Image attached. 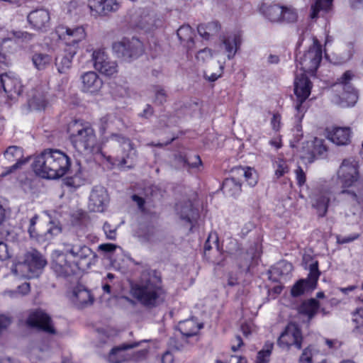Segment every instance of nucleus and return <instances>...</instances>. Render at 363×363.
Listing matches in <instances>:
<instances>
[{
	"label": "nucleus",
	"mask_w": 363,
	"mask_h": 363,
	"mask_svg": "<svg viewBox=\"0 0 363 363\" xmlns=\"http://www.w3.org/2000/svg\"><path fill=\"white\" fill-rule=\"evenodd\" d=\"M315 3L311 6V18H316L320 10L328 11L332 5L333 0H314Z\"/></svg>",
	"instance_id": "41"
},
{
	"label": "nucleus",
	"mask_w": 363,
	"mask_h": 363,
	"mask_svg": "<svg viewBox=\"0 0 363 363\" xmlns=\"http://www.w3.org/2000/svg\"><path fill=\"white\" fill-rule=\"evenodd\" d=\"M13 35L15 38L22 39L24 41H29L33 37V34L21 30L13 31Z\"/></svg>",
	"instance_id": "53"
},
{
	"label": "nucleus",
	"mask_w": 363,
	"mask_h": 363,
	"mask_svg": "<svg viewBox=\"0 0 363 363\" xmlns=\"http://www.w3.org/2000/svg\"><path fill=\"white\" fill-rule=\"evenodd\" d=\"M359 163L353 158L344 159L337 171V179L342 189L353 186L360 179Z\"/></svg>",
	"instance_id": "9"
},
{
	"label": "nucleus",
	"mask_w": 363,
	"mask_h": 363,
	"mask_svg": "<svg viewBox=\"0 0 363 363\" xmlns=\"http://www.w3.org/2000/svg\"><path fill=\"white\" fill-rule=\"evenodd\" d=\"M283 11L281 13V23H294L298 19V13L296 9L291 6H281Z\"/></svg>",
	"instance_id": "40"
},
{
	"label": "nucleus",
	"mask_w": 363,
	"mask_h": 363,
	"mask_svg": "<svg viewBox=\"0 0 363 363\" xmlns=\"http://www.w3.org/2000/svg\"><path fill=\"white\" fill-rule=\"evenodd\" d=\"M30 291V286L28 282H24L17 287V291L19 296L27 295Z\"/></svg>",
	"instance_id": "57"
},
{
	"label": "nucleus",
	"mask_w": 363,
	"mask_h": 363,
	"mask_svg": "<svg viewBox=\"0 0 363 363\" xmlns=\"http://www.w3.org/2000/svg\"><path fill=\"white\" fill-rule=\"evenodd\" d=\"M1 83L5 92L19 94L16 87L18 84V79L11 77L9 74L4 73L1 75Z\"/></svg>",
	"instance_id": "39"
},
{
	"label": "nucleus",
	"mask_w": 363,
	"mask_h": 363,
	"mask_svg": "<svg viewBox=\"0 0 363 363\" xmlns=\"http://www.w3.org/2000/svg\"><path fill=\"white\" fill-rule=\"evenodd\" d=\"M220 27L218 22L212 21L208 24H201L198 26V33L206 40L218 33Z\"/></svg>",
	"instance_id": "37"
},
{
	"label": "nucleus",
	"mask_w": 363,
	"mask_h": 363,
	"mask_svg": "<svg viewBox=\"0 0 363 363\" xmlns=\"http://www.w3.org/2000/svg\"><path fill=\"white\" fill-rule=\"evenodd\" d=\"M63 252L72 258L74 264L81 272L95 264L98 256L89 246L79 240L75 235L65 236L60 242Z\"/></svg>",
	"instance_id": "3"
},
{
	"label": "nucleus",
	"mask_w": 363,
	"mask_h": 363,
	"mask_svg": "<svg viewBox=\"0 0 363 363\" xmlns=\"http://www.w3.org/2000/svg\"><path fill=\"white\" fill-rule=\"evenodd\" d=\"M272 348V343L266 344L264 349L258 352L256 363H268Z\"/></svg>",
	"instance_id": "44"
},
{
	"label": "nucleus",
	"mask_w": 363,
	"mask_h": 363,
	"mask_svg": "<svg viewBox=\"0 0 363 363\" xmlns=\"http://www.w3.org/2000/svg\"><path fill=\"white\" fill-rule=\"evenodd\" d=\"M71 299L79 308L91 306L94 301L91 291L83 285H77L73 289Z\"/></svg>",
	"instance_id": "21"
},
{
	"label": "nucleus",
	"mask_w": 363,
	"mask_h": 363,
	"mask_svg": "<svg viewBox=\"0 0 363 363\" xmlns=\"http://www.w3.org/2000/svg\"><path fill=\"white\" fill-rule=\"evenodd\" d=\"M159 21V19L155 18V14L153 11L145 9H139L134 19L137 27L147 31L157 27Z\"/></svg>",
	"instance_id": "20"
},
{
	"label": "nucleus",
	"mask_w": 363,
	"mask_h": 363,
	"mask_svg": "<svg viewBox=\"0 0 363 363\" xmlns=\"http://www.w3.org/2000/svg\"><path fill=\"white\" fill-rule=\"evenodd\" d=\"M81 177L76 173L74 177H67L64 179V184L68 187L77 188L81 186Z\"/></svg>",
	"instance_id": "47"
},
{
	"label": "nucleus",
	"mask_w": 363,
	"mask_h": 363,
	"mask_svg": "<svg viewBox=\"0 0 363 363\" xmlns=\"http://www.w3.org/2000/svg\"><path fill=\"white\" fill-rule=\"evenodd\" d=\"M320 309L319 302L315 298L303 301L298 307V313L306 315L311 320Z\"/></svg>",
	"instance_id": "34"
},
{
	"label": "nucleus",
	"mask_w": 363,
	"mask_h": 363,
	"mask_svg": "<svg viewBox=\"0 0 363 363\" xmlns=\"http://www.w3.org/2000/svg\"><path fill=\"white\" fill-rule=\"evenodd\" d=\"M330 191H325L317 194L314 198L312 206L317 210L319 216L323 217L325 216L330 201Z\"/></svg>",
	"instance_id": "32"
},
{
	"label": "nucleus",
	"mask_w": 363,
	"mask_h": 363,
	"mask_svg": "<svg viewBox=\"0 0 363 363\" xmlns=\"http://www.w3.org/2000/svg\"><path fill=\"white\" fill-rule=\"evenodd\" d=\"M351 130L347 127H334L328 131V138L337 145H346L350 142Z\"/></svg>",
	"instance_id": "28"
},
{
	"label": "nucleus",
	"mask_w": 363,
	"mask_h": 363,
	"mask_svg": "<svg viewBox=\"0 0 363 363\" xmlns=\"http://www.w3.org/2000/svg\"><path fill=\"white\" fill-rule=\"evenodd\" d=\"M61 232V228L55 225L54 227H50L45 233V236L47 239H50L53 235H56Z\"/></svg>",
	"instance_id": "62"
},
{
	"label": "nucleus",
	"mask_w": 363,
	"mask_h": 363,
	"mask_svg": "<svg viewBox=\"0 0 363 363\" xmlns=\"http://www.w3.org/2000/svg\"><path fill=\"white\" fill-rule=\"evenodd\" d=\"M133 296L144 306L154 308L164 301L161 277L155 271L142 274L140 281L131 289Z\"/></svg>",
	"instance_id": "2"
},
{
	"label": "nucleus",
	"mask_w": 363,
	"mask_h": 363,
	"mask_svg": "<svg viewBox=\"0 0 363 363\" xmlns=\"http://www.w3.org/2000/svg\"><path fill=\"white\" fill-rule=\"evenodd\" d=\"M67 130L70 142L78 152H94L96 136L94 130L88 123L73 121L69 123Z\"/></svg>",
	"instance_id": "4"
},
{
	"label": "nucleus",
	"mask_w": 363,
	"mask_h": 363,
	"mask_svg": "<svg viewBox=\"0 0 363 363\" xmlns=\"http://www.w3.org/2000/svg\"><path fill=\"white\" fill-rule=\"evenodd\" d=\"M222 190L224 194L229 196H236L241 192V181L233 174L232 177L226 178L222 185Z\"/></svg>",
	"instance_id": "33"
},
{
	"label": "nucleus",
	"mask_w": 363,
	"mask_h": 363,
	"mask_svg": "<svg viewBox=\"0 0 363 363\" xmlns=\"http://www.w3.org/2000/svg\"><path fill=\"white\" fill-rule=\"evenodd\" d=\"M11 318L4 315H0V334L11 325Z\"/></svg>",
	"instance_id": "54"
},
{
	"label": "nucleus",
	"mask_w": 363,
	"mask_h": 363,
	"mask_svg": "<svg viewBox=\"0 0 363 363\" xmlns=\"http://www.w3.org/2000/svg\"><path fill=\"white\" fill-rule=\"evenodd\" d=\"M155 103L162 105L167 101V94L164 89L160 86L154 87Z\"/></svg>",
	"instance_id": "45"
},
{
	"label": "nucleus",
	"mask_w": 363,
	"mask_h": 363,
	"mask_svg": "<svg viewBox=\"0 0 363 363\" xmlns=\"http://www.w3.org/2000/svg\"><path fill=\"white\" fill-rule=\"evenodd\" d=\"M309 271L307 279H301L293 286L291 291L292 296H299L303 294L306 290L313 289L315 288L320 276L318 262H315L310 264Z\"/></svg>",
	"instance_id": "14"
},
{
	"label": "nucleus",
	"mask_w": 363,
	"mask_h": 363,
	"mask_svg": "<svg viewBox=\"0 0 363 363\" xmlns=\"http://www.w3.org/2000/svg\"><path fill=\"white\" fill-rule=\"evenodd\" d=\"M178 160L183 164L184 167H187L189 168H198L202 165V161L200 156L198 155H195L190 157H184L180 155L178 157Z\"/></svg>",
	"instance_id": "43"
},
{
	"label": "nucleus",
	"mask_w": 363,
	"mask_h": 363,
	"mask_svg": "<svg viewBox=\"0 0 363 363\" xmlns=\"http://www.w3.org/2000/svg\"><path fill=\"white\" fill-rule=\"evenodd\" d=\"M259 11L271 22L281 23L283 12L281 6L263 3L259 8Z\"/></svg>",
	"instance_id": "30"
},
{
	"label": "nucleus",
	"mask_w": 363,
	"mask_h": 363,
	"mask_svg": "<svg viewBox=\"0 0 363 363\" xmlns=\"http://www.w3.org/2000/svg\"><path fill=\"white\" fill-rule=\"evenodd\" d=\"M176 210L181 220L190 224L191 226L193 225L198 218V211L193 207L190 201L177 204Z\"/></svg>",
	"instance_id": "29"
},
{
	"label": "nucleus",
	"mask_w": 363,
	"mask_h": 363,
	"mask_svg": "<svg viewBox=\"0 0 363 363\" xmlns=\"http://www.w3.org/2000/svg\"><path fill=\"white\" fill-rule=\"evenodd\" d=\"M104 231L106 233V238L109 240H114L116 237V228H112L111 225L108 223H105L103 226Z\"/></svg>",
	"instance_id": "52"
},
{
	"label": "nucleus",
	"mask_w": 363,
	"mask_h": 363,
	"mask_svg": "<svg viewBox=\"0 0 363 363\" xmlns=\"http://www.w3.org/2000/svg\"><path fill=\"white\" fill-rule=\"evenodd\" d=\"M108 201L106 189L101 186H96L93 188L89 196V208L92 211L102 212Z\"/></svg>",
	"instance_id": "19"
},
{
	"label": "nucleus",
	"mask_w": 363,
	"mask_h": 363,
	"mask_svg": "<svg viewBox=\"0 0 363 363\" xmlns=\"http://www.w3.org/2000/svg\"><path fill=\"white\" fill-rule=\"evenodd\" d=\"M140 342L123 343L115 347L110 351L107 361L109 363H123L126 362H139L145 359L147 350H141L135 352H128L127 350L139 346Z\"/></svg>",
	"instance_id": "8"
},
{
	"label": "nucleus",
	"mask_w": 363,
	"mask_h": 363,
	"mask_svg": "<svg viewBox=\"0 0 363 363\" xmlns=\"http://www.w3.org/2000/svg\"><path fill=\"white\" fill-rule=\"evenodd\" d=\"M241 42V37L239 34H230L223 37L220 47L225 50L228 59L231 60L240 48Z\"/></svg>",
	"instance_id": "27"
},
{
	"label": "nucleus",
	"mask_w": 363,
	"mask_h": 363,
	"mask_svg": "<svg viewBox=\"0 0 363 363\" xmlns=\"http://www.w3.org/2000/svg\"><path fill=\"white\" fill-rule=\"evenodd\" d=\"M27 20L33 29L45 31L50 26V13L46 9H35L28 13Z\"/></svg>",
	"instance_id": "18"
},
{
	"label": "nucleus",
	"mask_w": 363,
	"mask_h": 363,
	"mask_svg": "<svg viewBox=\"0 0 363 363\" xmlns=\"http://www.w3.org/2000/svg\"><path fill=\"white\" fill-rule=\"evenodd\" d=\"M52 268L57 277L67 279L78 274L81 271L67 255L62 252H56V256L52 262Z\"/></svg>",
	"instance_id": "12"
},
{
	"label": "nucleus",
	"mask_w": 363,
	"mask_h": 363,
	"mask_svg": "<svg viewBox=\"0 0 363 363\" xmlns=\"http://www.w3.org/2000/svg\"><path fill=\"white\" fill-rule=\"evenodd\" d=\"M306 74L303 72L296 74L294 93L298 99V103L296 105V109L298 111H300L302 103L309 96L312 88V83Z\"/></svg>",
	"instance_id": "16"
},
{
	"label": "nucleus",
	"mask_w": 363,
	"mask_h": 363,
	"mask_svg": "<svg viewBox=\"0 0 363 363\" xmlns=\"http://www.w3.org/2000/svg\"><path fill=\"white\" fill-rule=\"evenodd\" d=\"M4 155L9 160L13 161L16 160L17 161L14 164L7 168L6 172L1 173V176L3 177L19 169L26 162V160L21 159L23 157V152L21 149L17 146L9 147L6 150Z\"/></svg>",
	"instance_id": "25"
},
{
	"label": "nucleus",
	"mask_w": 363,
	"mask_h": 363,
	"mask_svg": "<svg viewBox=\"0 0 363 363\" xmlns=\"http://www.w3.org/2000/svg\"><path fill=\"white\" fill-rule=\"evenodd\" d=\"M109 121V116H105L100 118L99 121V130L101 133L104 134L108 127V123Z\"/></svg>",
	"instance_id": "61"
},
{
	"label": "nucleus",
	"mask_w": 363,
	"mask_h": 363,
	"mask_svg": "<svg viewBox=\"0 0 363 363\" xmlns=\"http://www.w3.org/2000/svg\"><path fill=\"white\" fill-rule=\"evenodd\" d=\"M10 257L7 245L0 242V260H6Z\"/></svg>",
	"instance_id": "56"
},
{
	"label": "nucleus",
	"mask_w": 363,
	"mask_h": 363,
	"mask_svg": "<svg viewBox=\"0 0 363 363\" xmlns=\"http://www.w3.org/2000/svg\"><path fill=\"white\" fill-rule=\"evenodd\" d=\"M289 169L286 162L283 160H279L277 164L275 174L279 178L282 177L285 173L288 172Z\"/></svg>",
	"instance_id": "50"
},
{
	"label": "nucleus",
	"mask_w": 363,
	"mask_h": 363,
	"mask_svg": "<svg viewBox=\"0 0 363 363\" xmlns=\"http://www.w3.org/2000/svg\"><path fill=\"white\" fill-rule=\"evenodd\" d=\"M314 151L320 155L328 151V148L323 139L315 138L314 141Z\"/></svg>",
	"instance_id": "48"
},
{
	"label": "nucleus",
	"mask_w": 363,
	"mask_h": 363,
	"mask_svg": "<svg viewBox=\"0 0 363 363\" xmlns=\"http://www.w3.org/2000/svg\"><path fill=\"white\" fill-rule=\"evenodd\" d=\"M348 189L349 188L342 189L340 191L339 194L340 195H347L352 201H357V199H358L357 194L354 191L350 190Z\"/></svg>",
	"instance_id": "60"
},
{
	"label": "nucleus",
	"mask_w": 363,
	"mask_h": 363,
	"mask_svg": "<svg viewBox=\"0 0 363 363\" xmlns=\"http://www.w3.org/2000/svg\"><path fill=\"white\" fill-rule=\"evenodd\" d=\"M94 68L102 74L107 77H113L118 72V65L114 61L108 60L105 52L98 50L93 52Z\"/></svg>",
	"instance_id": "15"
},
{
	"label": "nucleus",
	"mask_w": 363,
	"mask_h": 363,
	"mask_svg": "<svg viewBox=\"0 0 363 363\" xmlns=\"http://www.w3.org/2000/svg\"><path fill=\"white\" fill-rule=\"evenodd\" d=\"M117 247L118 246L112 243H105L99 245L98 249L99 250L104 252L111 253L114 252Z\"/></svg>",
	"instance_id": "55"
},
{
	"label": "nucleus",
	"mask_w": 363,
	"mask_h": 363,
	"mask_svg": "<svg viewBox=\"0 0 363 363\" xmlns=\"http://www.w3.org/2000/svg\"><path fill=\"white\" fill-rule=\"evenodd\" d=\"M111 139L121 144L124 152H125L121 159L118 160V164L129 169L133 168L135 162L136 151L133 149L130 140L118 134H112Z\"/></svg>",
	"instance_id": "17"
},
{
	"label": "nucleus",
	"mask_w": 363,
	"mask_h": 363,
	"mask_svg": "<svg viewBox=\"0 0 363 363\" xmlns=\"http://www.w3.org/2000/svg\"><path fill=\"white\" fill-rule=\"evenodd\" d=\"M65 33L61 35L66 40V48L68 46L76 47L79 42L85 39L86 33L83 26H77L74 28H65Z\"/></svg>",
	"instance_id": "26"
},
{
	"label": "nucleus",
	"mask_w": 363,
	"mask_h": 363,
	"mask_svg": "<svg viewBox=\"0 0 363 363\" xmlns=\"http://www.w3.org/2000/svg\"><path fill=\"white\" fill-rule=\"evenodd\" d=\"M273 130L278 131L281 127V116L279 113H274L271 120Z\"/></svg>",
	"instance_id": "59"
},
{
	"label": "nucleus",
	"mask_w": 363,
	"mask_h": 363,
	"mask_svg": "<svg viewBox=\"0 0 363 363\" xmlns=\"http://www.w3.org/2000/svg\"><path fill=\"white\" fill-rule=\"evenodd\" d=\"M303 336L299 327L294 323H289L281 333L277 344L280 347L289 349L295 346L298 350L302 347Z\"/></svg>",
	"instance_id": "13"
},
{
	"label": "nucleus",
	"mask_w": 363,
	"mask_h": 363,
	"mask_svg": "<svg viewBox=\"0 0 363 363\" xmlns=\"http://www.w3.org/2000/svg\"><path fill=\"white\" fill-rule=\"evenodd\" d=\"M226 363H247V360L245 358L237 355H232Z\"/></svg>",
	"instance_id": "64"
},
{
	"label": "nucleus",
	"mask_w": 363,
	"mask_h": 363,
	"mask_svg": "<svg viewBox=\"0 0 363 363\" xmlns=\"http://www.w3.org/2000/svg\"><path fill=\"white\" fill-rule=\"evenodd\" d=\"M177 36L181 42L186 43L188 51L194 47V32L189 25L182 26L177 30Z\"/></svg>",
	"instance_id": "36"
},
{
	"label": "nucleus",
	"mask_w": 363,
	"mask_h": 363,
	"mask_svg": "<svg viewBox=\"0 0 363 363\" xmlns=\"http://www.w3.org/2000/svg\"><path fill=\"white\" fill-rule=\"evenodd\" d=\"M352 77L351 72L347 71L338 79L339 82L335 85V91L338 93L333 96L332 101L340 107L353 106L357 101V93L350 83Z\"/></svg>",
	"instance_id": "5"
},
{
	"label": "nucleus",
	"mask_w": 363,
	"mask_h": 363,
	"mask_svg": "<svg viewBox=\"0 0 363 363\" xmlns=\"http://www.w3.org/2000/svg\"><path fill=\"white\" fill-rule=\"evenodd\" d=\"M26 323L30 328L51 335L56 333L50 315L41 308L30 311Z\"/></svg>",
	"instance_id": "11"
},
{
	"label": "nucleus",
	"mask_w": 363,
	"mask_h": 363,
	"mask_svg": "<svg viewBox=\"0 0 363 363\" xmlns=\"http://www.w3.org/2000/svg\"><path fill=\"white\" fill-rule=\"evenodd\" d=\"M77 53L76 47L65 48L64 52L55 57V66L60 74L66 73L72 66V60Z\"/></svg>",
	"instance_id": "23"
},
{
	"label": "nucleus",
	"mask_w": 363,
	"mask_h": 363,
	"mask_svg": "<svg viewBox=\"0 0 363 363\" xmlns=\"http://www.w3.org/2000/svg\"><path fill=\"white\" fill-rule=\"evenodd\" d=\"M71 160L62 151L57 149H46L38 155L33 167L36 174L45 178L55 179L65 175L70 169Z\"/></svg>",
	"instance_id": "1"
},
{
	"label": "nucleus",
	"mask_w": 363,
	"mask_h": 363,
	"mask_svg": "<svg viewBox=\"0 0 363 363\" xmlns=\"http://www.w3.org/2000/svg\"><path fill=\"white\" fill-rule=\"evenodd\" d=\"M232 174L239 179L245 177V181L250 186H254L257 182V177L254 170L250 167H236L232 170Z\"/></svg>",
	"instance_id": "35"
},
{
	"label": "nucleus",
	"mask_w": 363,
	"mask_h": 363,
	"mask_svg": "<svg viewBox=\"0 0 363 363\" xmlns=\"http://www.w3.org/2000/svg\"><path fill=\"white\" fill-rule=\"evenodd\" d=\"M46 261L38 251H33L26 255L23 262H18L11 269L13 274L23 277L32 278L37 275L38 271L42 269Z\"/></svg>",
	"instance_id": "7"
},
{
	"label": "nucleus",
	"mask_w": 363,
	"mask_h": 363,
	"mask_svg": "<svg viewBox=\"0 0 363 363\" xmlns=\"http://www.w3.org/2000/svg\"><path fill=\"white\" fill-rule=\"evenodd\" d=\"M299 363H312V353L309 347L303 350L299 358Z\"/></svg>",
	"instance_id": "51"
},
{
	"label": "nucleus",
	"mask_w": 363,
	"mask_h": 363,
	"mask_svg": "<svg viewBox=\"0 0 363 363\" xmlns=\"http://www.w3.org/2000/svg\"><path fill=\"white\" fill-rule=\"evenodd\" d=\"M296 177L297 183L299 186H302L306 182V174L301 167H298L296 170Z\"/></svg>",
	"instance_id": "58"
},
{
	"label": "nucleus",
	"mask_w": 363,
	"mask_h": 363,
	"mask_svg": "<svg viewBox=\"0 0 363 363\" xmlns=\"http://www.w3.org/2000/svg\"><path fill=\"white\" fill-rule=\"evenodd\" d=\"M48 104L46 96L43 92L37 91L30 101V105L36 109L45 108Z\"/></svg>",
	"instance_id": "42"
},
{
	"label": "nucleus",
	"mask_w": 363,
	"mask_h": 363,
	"mask_svg": "<svg viewBox=\"0 0 363 363\" xmlns=\"http://www.w3.org/2000/svg\"><path fill=\"white\" fill-rule=\"evenodd\" d=\"M174 357L173 354L169 352H165L161 357V363H173Z\"/></svg>",
	"instance_id": "63"
},
{
	"label": "nucleus",
	"mask_w": 363,
	"mask_h": 363,
	"mask_svg": "<svg viewBox=\"0 0 363 363\" xmlns=\"http://www.w3.org/2000/svg\"><path fill=\"white\" fill-rule=\"evenodd\" d=\"M112 49L118 57L125 61L138 57L143 52V43L137 38H124L113 43Z\"/></svg>",
	"instance_id": "10"
},
{
	"label": "nucleus",
	"mask_w": 363,
	"mask_h": 363,
	"mask_svg": "<svg viewBox=\"0 0 363 363\" xmlns=\"http://www.w3.org/2000/svg\"><path fill=\"white\" fill-rule=\"evenodd\" d=\"M352 321L355 324V328L363 333V309H359L353 313Z\"/></svg>",
	"instance_id": "46"
},
{
	"label": "nucleus",
	"mask_w": 363,
	"mask_h": 363,
	"mask_svg": "<svg viewBox=\"0 0 363 363\" xmlns=\"http://www.w3.org/2000/svg\"><path fill=\"white\" fill-rule=\"evenodd\" d=\"M322 60V46L315 37L308 50L296 57V67L301 72L314 74Z\"/></svg>",
	"instance_id": "6"
},
{
	"label": "nucleus",
	"mask_w": 363,
	"mask_h": 363,
	"mask_svg": "<svg viewBox=\"0 0 363 363\" xmlns=\"http://www.w3.org/2000/svg\"><path fill=\"white\" fill-rule=\"evenodd\" d=\"M52 61V57L46 53L35 52L32 56V62L35 67L38 70L46 69L51 64Z\"/></svg>",
	"instance_id": "38"
},
{
	"label": "nucleus",
	"mask_w": 363,
	"mask_h": 363,
	"mask_svg": "<svg viewBox=\"0 0 363 363\" xmlns=\"http://www.w3.org/2000/svg\"><path fill=\"white\" fill-rule=\"evenodd\" d=\"M82 90L91 94L97 93L103 86V81L95 72H87L81 76Z\"/></svg>",
	"instance_id": "22"
},
{
	"label": "nucleus",
	"mask_w": 363,
	"mask_h": 363,
	"mask_svg": "<svg viewBox=\"0 0 363 363\" xmlns=\"http://www.w3.org/2000/svg\"><path fill=\"white\" fill-rule=\"evenodd\" d=\"M196 57L199 61L203 62L212 57V51L211 49L207 48L201 49L197 52Z\"/></svg>",
	"instance_id": "49"
},
{
	"label": "nucleus",
	"mask_w": 363,
	"mask_h": 363,
	"mask_svg": "<svg viewBox=\"0 0 363 363\" xmlns=\"http://www.w3.org/2000/svg\"><path fill=\"white\" fill-rule=\"evenodd\" d=\"M177 327L184 337H190L197 335L199 330L203 328V324L191 318L180 321Z\"/></svg>",
	"instance_id": "31"
},
{
	"label": "nucleus",
	"mask_w": 363,
	"mask_h": 363,
	"mask_svg": "<svg viewBox=\"0 0 363 363\" xmlns=\"http://www.w3.org/2000/svg\"><path fill=\"white\" fill-rule=\"evenodd\" d=\"M121 3V0H90L89 6L91 10H94L99 14L106 15L109 12L117 11Z\"/></svg>",
	"instance_id": "24"
}]
</instances>
